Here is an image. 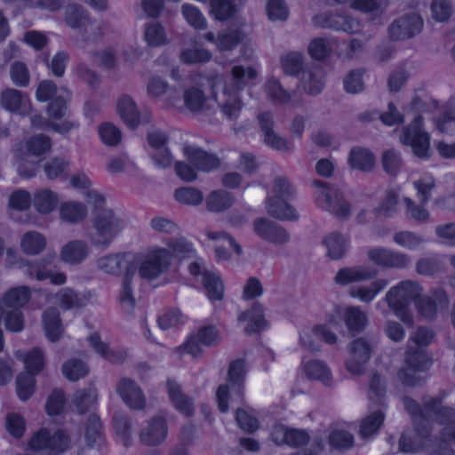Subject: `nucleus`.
Listing matches in <instances>:
<instances>
[{
  "label": "nucleus",
  "mask_w": 455,
  "mask_h": 455,
  "mask_svg": "<svg viewBox=\"0 0 455 455\" xmlns=\"http://www.w3.org/2000/svg\"><path fill=\"white\" fill-rule=\"evenodd\" d=\"M267 98L275 104L283 105L291 100V95L276 78H269L265 84Z\"/></svg>",
  "instance_id": "49530a36"
},
{
  "label": "nucleus",
  "mask_w": 455,
  "mask_h": 455,
  "mask_svg": "<svg viewBox=\"0 0 455 455\" xmlns=\"http://www.w3.org/2000/svg\"><path fill=\"white\" fill-rule=\"evenodd\" d=\"M364 69L351 70L344 78V90L350 94H355L364 89L363 76Z\"/></svg>",
  "instance_id": "052dcab7"
},
{
  "label": "nucleus",
  "mask_w": 455,
  "mask_h": 455,
  "mask_svg": "<svg viewBox=\"0 0 455 455\" xmlns=\"http://www.w3.org/2000/svg\"><path fill=\"white\" fill-rule=\"evenodd\" d=\"M91 223L87 237L91 245L100 249L108 248L124 228V221L113 210L92 216Z\"/></svg>",
  "instance_id": "f257e3e1"
},
{
  "label": "nucleus",
  "mask_w": 455,
  "mask_h": 455,
  "mask_svg": "<svg viewBox=\"0 0 455 455\" xmlns=\"http://www.w3.org/2000/svg\"><path fill=\"white\" fill-rule=\"evenodd\" d=\"M368 257L374 264L387 268H405L411 264V258L407 254L386 248L371 249Z\"/></svg>",
  "instance_id": "dca6fc26"
},
{
  "label": "nucleus",
  "mask_w": 455,
  "mask_h": 455,
  "mask_svg": "<svg viewBox=\"0 0 455 455\" xmlns=\"http://www.w3.org/2000/svg\"><path fill=\"white\" fill-rule=\"evenodd\" d=\"M422 124V116H416L409 125L403 129L400 141L403 145L410 146L417 157L427 158L430 150V137L423 130Z\"/></svg>",
  "instance_id": "39448f33"
},
{
  "label": "nucleus",
  "mask_w": 455,
  "mask_h": 455,
  "mask_svg": "<svg viewBox=\"0 0 455 455\" xmlns=\"http://www.w3.org/2000/svg\"><path fill=\"white\" fill-rule=\"evenodd\" d=\"M224 99L219 103L222 114L229 121L236 120L243 108V103L236 92H231L227 85L223 88Z\"/></svg>",
  "instance_id": "473e14b6"
},
{
  "label": "nucleus",
  "mask_w": 455,
  "mask_h": 455,
  "mask_svg": "<svg viewBox=\"0 0 455 455\" xmlns=\"http://www.w3.org/2000/svg\"><path fill=\"white\" fill-rule=\"evenodd\" d=\"M248 320L245 332L249 335L260 331L265 328L266 321L263 315V307L259 303H255L251 310L243 312L238 316L239 322Z\"/></svg>",
  "instance_id": "c756f323"
},
{
  "label": "nucleus",
  "mask_w": 455,
  "mask_h": 455,
  "mask_svg": "<svg viewBox=\"0 0 455 455\" xmlns=\"http://www.w3.org/2000/svg\"><path fill=\"white\" fill-rule=\"evenodd\" d=\"M239 428L247 434H253L259 428V421L251 411L238 408L235 415Z\"/></svg>",
  "instance_id": "8fccbe9b"
},
{
  "label": "nucleus",
  "mask_w": 455,
  "mask_h": 455,
  "mask_svg": "<svg viewBox=\"0 0 455 455\" xmlns=\"http://www.w3.org/2000/svg\"><path fill=\"white\" fill-rule=\"evenodd\" d=\"M313 185L321 188L317 195L318 204L339 220H347L351 214V206L343 197L339 188L329 187L321 180H314Z\"/></svg>",
  "instance_id": "20e7f679"
},
{
  "label": "nucleus",
  "mask_w": 455,
  "mask_h": 455,
  "mask_svg": "<svg viewBox=\"0 0 455 455\" xmlns=\"http://www.w3.org/2000/svg\"><path fill=\"white\" fill-rule=\"evenodd\" d=\"M257 71L251 68L234 66L231 69L228 88L231 92H237L242 90L251 80L255 79Z\"/></svg>",
  "instance_id": "bb28decb"
},
{
  "label": "nucleus",
  "mask_w": 455,
  "mask_h": 455,
  "mask_svg": "<svg viewBox=\"0 0 455 455\" xmlns=\"http://www.w3.org/2000/svg\"><path fill=\"white\" fill-rule=\"evenodd\" d=\"M305 372L309 379L323 382L325 386L331 383V373L328 366L321 361L312 360L304 366Z\"/></svg>",
  "instance_id": "a18cd8bd"
},
{
  "label": "nucleus",
  "mask_w": 455,
  "mask_h": 455,
  "mask_svg": "<svg viewBox=\"0 0 455 455\" xmlns=\"http://www.w3.org/2000/svg\"><path fill=\"white\" fill-rule=\"evenodd\" d=\"M58 203V195L50 189L37 191L33 199L34 207L42 214L52 212L56 208Z\"/></svg>",
  "instance_id": "a19ab883"
},
{
  "label": "nucleus",
  "mask_w": 455,
  "mask_h": 455,
  "mask_svg": "<svg viewBox=\"0 0 455 455\" xmlns=\"http://www.w3.org/2000/svg\"><path fill=\"white\" fill-rule=\"evenodd\" d=\"M183 100L185 107L194 114L206 113L211 109L207 97L197 87L186 90L183 93Z\"/></svg>",
  "instance_id": "a878e982"
},
{
  "label": "nucleus",
  "mask_w": 455,
  "mask_h": 455,
  "mask_svg": "<svg viewBox=\"0 0 455 455\" xmlns=\"http://www.w3.org/2000/svg\"><path fill=\"white\" fill-rule=\"evenodd\" d=\"M403 201L405 204V214L408 219L419 223L428 220L430 214L424 207L425 204H416V203L409 197H405Z\"/></svg>",
  "instance_id": "0e129e2a"
},
{
  "label": "nucleus",
  "mask_w": 455,
  "mask_h": 455,
  "mask_svg": "<svg viewBox=\"0 0 455 455\" xmlns=\"http://www.w3.org/2000/svg\"><path fill=\"white\" fill-rule=\"evenodd\" d=\"M35 376L29 372H21L16 379V390L18 396L22 401H27L35 392Z\"/></svg>",
  "instance_id": "6e6d98bb"
},
{
  "label": "nucleus",
  "mask_w": 455,
  "mask_h": 455,
  "mask_svg": "<svg viewBox=\"0 0 455 455\" xmlns=\"http://www.w3.org/2000/svg\"><path fill=\"white\" fill-rule=\"evenodd\" d=\"M245 39V33L240 28L230 27L217 36L216 46L221 51H232Z\"/></svg>",
  "instance_id": "c85d7f7f"
},
{
  "label": "nucleus",
  "mask_w": 455,
  "mask_h": 455,
  "mask_svg": "<svg viewBox=\"0 0 455 455\" xmlns=\"http://www.w3.org/2000/svg\"><path fill=\"white\" fill-rule=\"evenodd\" d=\"M27 97L20 91L7 88L0 96L1 106L10 112H20L26 106Z\"/></svg>",
  "instance_id": "ea45409f"
},
{
  "label": "nucleus",
  "mask_w": 455,
  "mask_h": 455,
  "mask_svg": "<svg viewBox=\"0 0 455 455\" xmlns=\"http://www.w3.org/2000/svg\"><path fill=\"white\" fill-rule=\"evenodd\" d=\"M381 161L385 172L393 176L398 173L403 164L400 153L393 148L383 152Z\"/></svg>",
  "instance_id": "680f3d73"
},
{
  "label": "nucleus",
  "mask_w": 455,
  "mask_h": 455,
  "mask_svg": "<svg viewBox=\"0 0 455 455\" xmlns=\"http://www.w3.org/2000/svg\"><path fill=\"white\" fill-rule=\"evenodd\" d=\"M347 162L353 169L370 172L375 164V156L367 148L356 147L350 150Z\"/></svg>",
  "instance_id": "2f4dec72"
},
{
  "label": "nucleus",
  "mask_w": 455,
  "mask_h": 455,
  "mask_svg": "<svg viewBox=\"0 0 455 455\" xmlns=\"http://www.w3.org/2000/svg\"><path fill=\"white\" fill-rule=\"evenodd\" d=\"M136 273L145 280H155L165 273L172 262V253L165 248H155L145 254L135 255Z\"/></svg>",
  "instance_id": "7ed1b4c3"
},
{
  "label": "nucleus",
  "mask_w": 455,
  "mask_h": 455,
  "mask_svg": "<svg viewBox=\"0 0 455 455\" xmlns=\"http://www.w3.org/2000/svg\"><path fill=\"white\" fill-rule=\"evenodd\" d=\"M106 198L103 194L97 189L91 188V183L87 180V210L90 208L92 216L97 215L105 210Z\"/></svg>",
  "instance_id": "e2e57ef3"
},
{
  "label": "nucleus",
  "mask_w": 455,
  "mask_h": 455,
  "mask_svg": "<svg viewBox=\"0 0 455 455\" xmlns=\"http://www.w3.org/2000/svg\"><path fill=\"white\" fill-rule=\"evenodd\" d=\"M69 439L61 430L53 435L43 428L30 440L29 447L35 451H46L52 455H60L68 448Z\"/></svg>",
  "instance_id": "423d86ee"
},
{
  "label": "nucleus",
  "mask_w": 455,
  "mask_h": 455,
  "mask_svg": "<svg viewBox=\"0 0 455 455\" xmlns=\"http://www.w3.org/2000/svg\"><path fill=\"white\" fill-rule=\"evenodd\" d=\"M116 391L131 410L142 411L146 408V395L135 380L121 378L116 383Z\"/></svg>",
  "instance_id": "9b49d317"
},
{
  "label": "nucleus",
  "mask_w": 455,
  "mask_h": 455,
  "mask_svg": "<svg viewBox=\"0 0 455 455\" xmlns=\"http://www.w3.org/2000/svg\"><path fill=\"white\" fill-rule=\"evenodd\" d=\"M168 395L174 407L182 414L191 416L194 413V403L190 397L186 395L180 386L173 379L166 382Z\"/></svg>",
  "instance_id": "b1692460"
},
{
  "label": "nucleus",
  "mask_w": 455,
  "mask_h": 455,
  "mask_svg": "<svg viewBox=\"0 0 455 455\" xmlns=\"http://www.w3.org/2000/svg\"><path fill=\"white\" fill-rule=\"evenodd\" d=\"M60 218L70 223H75L82 220L84 215V206L76 202L64 203L60 206Z\"/></svg>",
  "instance_id": "338daca9"
},
{
  "label": "nucleus",
  "mask_w": 455,
  "mask_h": 455,
  "mask_svg": "<svg viewBox=\"0 0 455 455\" xmlns=\"http://www.w3.org/2000/svg\"><path fill=\"white\" fill-rule=\"evenodd\" d=\"M423 28V20L418 13L411 12L395 19L388 27L389 37L394 41L411 38Z\"/></svg>",
  "instance_id": "6e6552de"
},
{
  "label": "nucleus",
  "mask_w": 455,
  "mask_h": 455,
  "mask_svg": "<svg viewBox=\"0 0 455 455\" xmlns=\"http://www.w3.org/2000/svg\"><path fill=\"white\" fill-rule=\"evenodd\" d=\"M135 274L136 266L132 261H131L127 270L124 274L122 289L119 295L121 307L123 310L128 314L133 311L136 304V300L132 293V279Z\"/></svg>",
  "instance_id": "5701e85b"
},
{
  "label": "nucleus",
  "mask_w": 455,
  "mask_h": 455,
  "mask_svg": "<svg viewBox=\"0 0 455 455\" xmlns=\"http://www.w3.org/2000/svg\"><path fill=\"white\" fill-rule=\"evenodd\" d=\"M85 254V245L83 241H72L66 244L61 251V259L68 263H79Z\"/></svg>",
  "instance_id": "5fc2aeb1"
},
{
  "label": "nucleus",
  "mask_w": 455,
  "mask_h": 455,
  "mask_svg": "<svg viewBox=\"0 0 455 455\" xmlns=\"http://www.w3.org/2000/svg\"><path fill=\"white\" fill-rule=\"evenodd\" d=\"M289 8L283 0H268L267 14L272 21H285L289 17Z\"/></svg>",
  "instance_id": "69168bd1"
},
{
  "label": "nucleus",
  "mask_w": 455,
  "mask_h": 455,
  "mask_svg": "<svg viewBox=\"0 0 455 455\" xmlns=\"http://www.w3.org/2000/svg\"><path fill=\"white\" fill-rule=\"evenodd\" d=\"M168 248L172 251V256L180 259L192 258L195 256L196 251L191 243L185 237L170 238L167 242Z\"/></svg>",
  "instance_id": "603ef678"
},
{
  "label": "nucleus",
  "mask_w": 455,
  "mask_h": 455,
  "mask_svg": "<svg viewBox=\"0 0 455 455\" xmlns=\"http://www.w3.org/2000/svg\"><path fill=\"white\" fill-rule=\"evenodd\" d=\"M384 421V414L376 411L366 417L361 423L360 435L363 438H369L376 434Z\"/></svg>",
  "instance_id": "4d7b16f0"
},
{
  "label": "nucleus",
  "mask_w": 455,
  "mask_h": 455,
  "mask_svg": "<svg viewBox=\"0 0 455 455\" xmlns=\"http://www.w3.org/2000/svg\"><path fill=\"white\" fill-rule=\"evenodd\" d=\"M203 284L210 300H221L224 294V285L219 275L205 271L203 273Z\"/></svg>",
  "instance_id": "c03bdc74"
},
{
  "label": "nucleus",
  "mask_w": 455,
  "mask_h": 455,
  "mask_svg": "<svg viewBox=\"0 0 455 455\" xmlns=\"http://www.w3.org/2000/svg\"><path fill=\"white\" fill-rule=\"evenodd\" d=\"M183 154L188 162L197 171L210 172L221 165V160L215 154L209 153L194 145H185Z\"/></svg>",
  "instance_id": "ddd939ff"
},
{
  "label": "nucleus",
  "mask_w": 455,
  "mask_h": 455,
  "mask_svg": "<svg viewBox=\"0 0 455 455\" xmlns=\"http://www.w3.org/2000/svg\"><path fill=\"white\" fill-rule=\"evenodd\" d=\"M113 427L116 435L125 447L132 444V419L128 414L116 411L113 415Z\"/></svg>",
  "instance_id": "4c0bfd02"
},
{
  "label": "nucleus",
  "mask_w": 455,
  "mask_h": 455,
  "mask_svg": "<svg viewBox=\"0 0 455 455\" xmlns=\"http://www.w3.org/2000/svg\"><path fill=\"white\" fill-rule=\"evenodd\" d=\"M136 266L135 254L130 252H117L103 256L97 259V267L102 272L111 275H120L124 267L127 270L130 262Z\"/></svg>",
  "instance_id": "f3484780"
},
{
  "label": "nucleus",
  "mask_w": 455,
  "mask_h": 455,
  "mask_svg": "<svg viewBox=\"0 0 455 455\" xmlns=\"http://www.w3.org/2000/svg\"><path fill=\"white\" fill-rule=\"evenodd\" d=\"M404 361L406 366L414 371H426L432 363L425 350L413 347H408Z\"/></svg>",
  "instance_id": "c9c22d12"
},
{
  "label": "nucleus",
  "mask_w": 455,
  "mask_h": 455,
  "mask_svg": "<svg viewBox=\"0 0 455 455\" xmlns=\"http://www.w3.org/2000/svg\"><path fill=\"white\" fill-rule=\"evenodd\" d=\"M45 336L52 342L59 340L63 333V325L60 312L56 307H48L42 315Z\"/></svg>",
  "instance_id": "393cba45"
},
{
  "label": "nucleus",
  "mask_w": 455,
  "mask_h": 455,
  "mask_svg": "<svg viewBox=\"0 0 455 455\" xmlns=\"http://www.w3.org/2000/svg\"><path fill=\"white\" fill-rule=\"evenodd\" d=\"M30 291L28 287H15L4 294L2 302H0V306L7 309H20L30 299Z\"/></svg>",
  "instance_id": "e433bc0d"
},
{
  "label": "nucleus",
  "mask_w": 455,
  "mask_h": 455,
  "mask_svg": "<svg viewBox=\"0 0 455 455\" xmlns=\"http://www.w3.org/2000/svg\"><path fill=\"white\" fill-rule=\"evenodd\" d=\"M247 373L245 361L237 359L229 363L228 381L235 388L238 396L243 398L245 376Z\"/></svg>",
  "instance_id": "cd10ccee"
},
{
  "label": "nucleus",
  "mask_w": 455,
  "mask_h": 455,
  "mask_svg": "<svg viewBox=\"0 0 455 455\" xmlns=\"http://www.w3.org/2000/svg\"><path fill=\"white\" fill-rule=\"evenodd\" d=\"M348 350L346 369L352 374L361 375L371 358L372 346L365 339L359 338L350 343Z\"/></svg>",
  "instance_id": "9d476101"
},
{
  "label": "nucleus",
  "mask_w": 455,
  "mask_h": 455,
  "mask_svg": "<svg viewBox=\"0 0 455 455\" xmlns=\"http://www.w3.org/2000/svg\"><path fill=\"white\" fill-rule=\"evenodd\" d=\"M89 343L97 354L112 363H121L126 357L124 351L111 350L108 345L102 341L98 332H94L89 337Z\"/></svg>",
  "instance_id": "7c9ffc66"
},
{
  "label": "nucleus",
  "mask_w": 455,
  "mask_h": 455,
  "mask_svg": "<svg viewBox=\"0 0 455 455\" xmlns=\"http://www.w3.org/2000/svg\"><path fill=\"white\" fill-rule=\"evenodd\" d=\"M257 118L265 145L283 153L293 150V144L275 131V123L271 112L259 113Z\"/></svg>",
  "instance_id": "0eeeda50"
},
{
  "label": "nucleus",
  "mask_w": 455,
  "mask_h": 455,
  "mask_svg": "<svg viewBox=\"0 0 455 455\" xmlns=\"http://www.w3.org/2000/svg\"><path fill=\"white\" fill-rule=\"evenodd\" d=\"M253 231L262 240L283 245L290 242L289 232L281 225L266 218H257L253 220Z\"/></svg>",
  "instance_id": "f8f14e48"
},
{
  "label": "nucleus",
  "mask_w": 455,
  "mask_h": 455,
  "mask_svg": "<svg viewBox=\"0 0 455 455\" xmlns=\"http://www.w3.org/2000/svg\"><path fill=\"white\" fill-rule=\"evenodd\" d=\"M421 292L419 283L411 280L400 282L392 287L386 294L385 299L389 308L405 324L411 326L413 317L408 307Z\"/></svg>",
  "instance_id": "f03ea898"
},
{
  "label": "nucleus",
  "mask_w": 455,
  "mask_h": 455,
  "mask_svg": "<svg viewBox=\"0 0 455 455\" xmlns=\"http://www.w3.org/2000/svg\"><path fill=\"white\" fill-rule=\"evenodd\" d=\"M55 259V254H47L45 257L35 260L27 261L24 265L26 267L25 275L32 279L44 281L50 279L51 283L55 285H61L66 283L67 277L65 274L60 272H52L46 268Z\"/></svg>",
  "instance_id": "1a4fd4ad"
},
{
  "label": "nucleus",
  "mask_w": 455,
  "mask_h": 455,
  "mask_svg": "<svg viewBox=\"0 0 455 455\" xmlns=\"http://www.w3.org/2000/svg\"><path fill=\"white\" fill-rule=\"evenodd\" d=\"M106 446V437L100 418L92 413L87 418V450L101 452Z\"/></svg>",
  "instance_id": "6ab92c4d"
},
{
  "label": "nucleus",
  "mask_w": 455,
  "mask_h": 455,
  "mask_svg": "<svg viewBox=\"0 0 455 455\" xmlns=\"http://www.w3.org/2000/svg\"><path fill=\"white\" fill-rule=\"evenodd\" d=\"M45 246V237L36 231L25 233L20 240V248L27 255H38L44 250Z\"/></svg>",
  "instance_id": "58836bf2"
},
{
  "label": "nucleus",
  "mask_w": 455,
  "mask_h": 455,
  "mask_svg": "<svg viewBox=\"0 0 455 455\" xmlns=\"http://www.w3.org/2000/svg\"><path fill=\"white\" fill-rule=\"evenodd\" d=\"M315 26L323 28L342 30L347 33H356L360 29V23L356 19L339 13H322L314 16Z\"/></svg>",
  "instance_id": "2eb2a0df"
},
{
  "label": "nucleus",
  "mask_w": 455,
  "mask_h": 455,
  "mask_svg": "<svg viewBox=\"0 0 455 455\" xmlns=\"http://www.w3.org/2000/svg\"><path fill=\"white\" fill-rule=\"evenodd\" d=\"M283 72L289 76H299L303 68V56L301 53L289 52L282 58Z\"/></svg>",
  "instance_id": "13d9d810"
},
{
  "label": "nucleus",
  "mask_w": 455,
  "mask_h": 455,
  "mask_svg": "<svg viewBox=\"0 0 455 455\" xmlns=\"http://www.w3.org/2000/svg\"><path fill=\"white\" fill-rule=\"evenodd\" d=\"M44 171L50 180L63 178L69 171V162L64 157H52L45 162Z\"/></svg>",
  "instance_id": "de8ad7c7"
},
{
  "label": "nucleus",
  "mask_w": 455,
  "mask_h": 455,
  "mask_svg": "<svg viewBox=\"0 0 455 455\" xmlns=\"http://www.w3.org/2000/svg\"><path fill=\"white\" fill-rule=\"evenodd\" d=\"M174 198L182 204L196 206L204 200L203 192L193 187H183L175 189Z\"/></svg>",
  "instance_id": "3c124183"
},
{
  "label": "nucleus",
  "mask_w": 455,
  "mask_h": 455,
  "mask_svg": "<svg viewBox=\"0 0 455 455\" xmlns=\"http://www.w3.org/2000/svg\"><path fill=\"white\" fill-rule=\"evenodd\" d=\"M235 202L230 192L218 189L211 192L206 197V208L212 212H221L229 209Z\"/></svg>",
  "instance_id": "f704fd0d"
},
{
  "label": "nucleus",
  "mask_w": 455,
  "mask_h": 455,
  "mask_svg": "<svg viewBox=\"0 0 455 455\" xmlns=\"http://www.w3.org/2000/svg\"><path fill=\"white\" fill-rule=\"evenodd\" d=\"M286 200V198L268 196L266 200L268 215L280 220H297L299 219L298 212Z\"/></svg>",
  "instance_id": "412c9836"
},
{
  "label": "nucleus",
  "mask_w": 455,
  "mask_h": 455,
  "mask_svg": "<svg viewBox=\"0 0 455 455\" xmlns=\"http://www.w3.org/2000/svg\"><path fill=\"white\" fill-rule=\"evenodd\" d=\"M343 319L346 326L352 332H361L367 324V316L358 307H347Z\"/></svg>",
  "instance_id": "37998d69"
},
{
  "label": "nucleus",
  "mask_w": 455,
  "mask_h": 455,
  "mask_svg": "<svg viewBox=\"0 0 455 455\" xmlns=\"http://www.w3.org/2000/svg\"><path fill=\"white\" fill-rule=\"evenodd\" d=\"M375 275V271L363 266L342 267L337 272L334 282L339 285H347L352 283L369 280L374 277Z\"/></svg>",
  "instance_id": "4be33fe9"
},
{
  "label": "nucleus",
  "mask_w": 455,
  "mask_h": 455,
  "mask_svg": "<svg viewBox=\"0 0 455 455\" xmlns=\"http://www.w3.org/2000/svg\"><path fill=\"white\" fill-rule=\"evenodd\" d=\"M234 0H210L211 13L218 20H227L235 12Z\"/></svg>",
  "instance_id": "864d4df0"
},
{
  "label": "nucleus",
  "mask_w": 455,
  "mask_h": 455,
  "mask_svg": "<svg viewBox=\"0 0 455 455\" xmlns=\"http://www.w3.org/2000/svg\"><path fill=\"white\" fill-rule=\"evenodd\" d=\"M299 78L303 91L310 96L320 94L325 85L323 70L317 65L306 66Z\"/></svg>",
  "instance_id": "a211bd4d"
},
{
  "label": "nucleus",
  "mask_w": 455,
  "mask_h": 455,
  "mask_svg": "<svg viewBox=\"0 0 455 455\" xmlns=\"http://www.w3.org/2000/svg\"><path fill=\"white\" fill-rule=\"evenodd\" d=\"M167 435L168 425L166 419L162 415H156L140 430V440L143 444L154 447L164 443Z\"/></svg>",
  "instance_id": "4468645a"
},
{
  "label": "nucleus",
  "mask_w": 455,
  "mask_h": 455,
  "mask_svg": "<svg viewBox=\"0 0 455 455\" xmlns=\"http://www.w3.org/2000/svg\"><path fill=\"white\" fill-rule=\"evenodd\" d=\"M52 148V142L48 136L38 134L29 138L25 144L24 152L31 156H39L48 152Z\"/></svg>",
  "instance_id": "09e8293b"
},
{
  "label": "nucleus",
  "mask_w": 455,
  "mask_h": 455,
  "mask_svg": "<svg viewBox=\"0 0 455 455\" xmlns=\"http://www.w3.org/2000/svg\"><path fill=\"white\" fill-rule=\"evenodd\" d=\"M63 375L70 381H77L85 375V366L82 360L70 359L62 365Z\"/></svg>",
  "instance_id": "774afa93"
},
{
  "label": "nucleus",
  "mask_w": 455,
  "mask_h": 455,
  "mask_svg": "<svg viewBox=\"0 0 455 455\" xmlns=\"http://www.w3.org/2000/svg\"><path fill=\"white\" fill-rule=\"evenodd\" d=\"M116 110L124 123L131 129H136L140 123V113L132 98L127 94L120 96L116 101Z\"/></svg>",
  "instance_id": "aec40b11"
},
{
  "label": "nucleus",
  "mask_w": 455,
  "mask_h": 455,
  "mask_svg": "<svg viewBox=\"0 0 455 455\" xmlns=\"http://www.w3.org/2000/svg\"><path fill=\"white\" fill-rule=\"evenodd\" d=\"M323 243L326 247L327 256L331 259H341L348 248L347 237L337 232L326 235Z\"/></svg>",
  "instance_id": "72a5a7b5"
},
{
  "label": "nucleus",
  "mask_w": 455,
  "mask_h": 455,
  "mask_svg": "<svg viewBox=\"0 0 455 455\" xmlns=\"http://www.w3.org/2000/svg\"><path fill=\"white\" fill-rule=\"evenodd\" d=\"M387 284V280L377 279L369 286H359L352 288L349 293L353 298H357L360 300L368 303L373 300L376 295L384 290Z\"/></svg>",
  "instance_id": "79ce46f5"
},
{
  "label": "nucleus",
  "mask_w": 455,
  "mask_h": 455,
  "mask_svg": "<svg viewBox=\"0 0 455 455\" xmlns=\"http://www.w3.org/2000/svg\"><path fill=\"white\" fill-rule=\"evenodd\" d=\"M30 156L22 148L17 153L18 173L21 178L30 179L36 174L38 162L30 160Z\"/></svg>",
  "instance_id": "bf43d9fd"
}]
</instances>
